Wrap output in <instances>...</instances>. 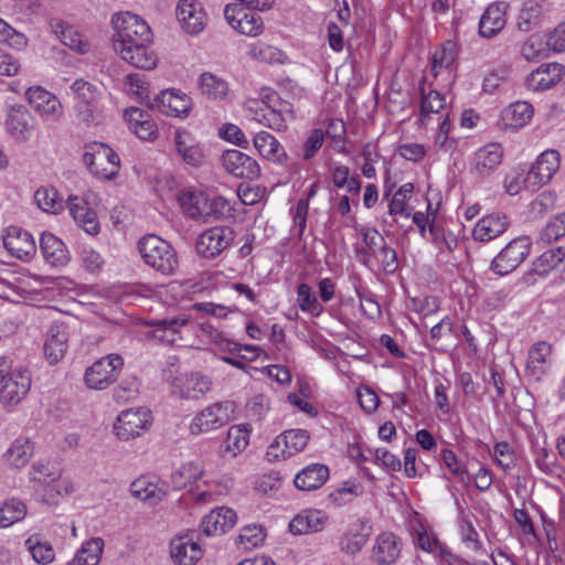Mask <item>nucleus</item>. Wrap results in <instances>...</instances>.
<instances>
[{"instance_id": "1", "label": "nucleus", "mask_w": 565, "mask_h": 565, "mask_svg": "<svg viewBox=\"0 0 565 565\" xmlns=\"http://www.w3.org/2000/svg\"><path fill=\"white\" fill-rule=\"evenodd\" d=\"M153 337L166 344L194 345L198 339L204 344H214L218 350L235 353L236 342L230 340L210 321L198 322L186 315L156 320Z\"/></svg>"}, {"instance_id": "2", "label": "nucleus", "mask_w": 565, "mask_h": 565, "mask_svg": "<svg viewBox=\"0 0 565 565\" xmlns=\"http://www.w3.org/2000/svg\"><path fill=\"white\" fill-rule=\"evenodd\" d=\"M153 337L166 344L194 345L198 339L204 344H214L218 350L235 353L236 342L230 340L210 321L198 322L186 315L156 320Z\"/></svg>"}, {"instance_id": "3", "label": "nucleus", "mask_w": 565, "mask_h": 565, "mask_svg": "<svg viewBox=\"0 0 565 565\" xmlns=\"http://www.w3.org/2000/svg\"><path fill=\"white\" fill-rule=\"evenodd\" d=\"M259 96L245 103L248 118L275 131L286 130L287 124L295 119L292 105L271 89L263 88Z\"/></svg>"}, {"instance_id": "4", "label": "nucleus", "mask_w": 565, "mask_h": 565, "mask_svg": "<svg viewBox=\"0 0 565 565\" xmlns=\"http://www.w3.org/2000/svg\"><path fill=\"white\" fill-rule=\"evenodd\" d=\"M138 249L143 262L163 275L173 274L179 266L173 246L158 235L142 236L138 242Z\"/></svg>"}, {"instance_id": "5", "label": "nucleus", "mask_w": 565, "mask_h": 565, "mask_svg": "<svg viewBox=\"0 0 565 565\" xmlns=\"http://www.w3.org/2000/svg\"><path fill=\"white\" fill-rule=\"evenodd\" d=\"M236 404L232 401L214 402L198 412L189 424L193 436L215 431L234 419Z\"/></svg>"}, {"instance_id": "6", "label": "nucleus", "mask_w": 565, "mask_h": 565, "mask_svg": "<svg viewBox=\"0 0 565 565\" xmlns=\"http://www.w3.org/2000/svg\"><path fill=\"white\" fill-rule=\"evenodd\" d=\"M114 49L119 50L136 43H151L152 33L148 23L130 12L114 15Z\"/></svg>"}, {"instance_id": "7", "label": "nucleus", "mask_w": 565, "mask_h": 565, "mask_svg": "<svg viewBox=\"0 0 565 565\" xmlns=\"http://www.w3.org/2000/svg\"><path fill=\"white\" fill-rule=\"evenodd\" d=\"M83 161L98 179L111 180L120 169L118 154L103 142H90L85 146Z\"/></svg>"}, {"instance_id": "8", "label": "nucleus", "mask_w": 565, "mask_h": 565, "mask_svg": "<svg viewBox=\"0 0 565 565\" xmlns=\"http://www.w3.org/2000/svg\"><path fill=\"white\" fill-rule=\"evenodd\" d=\"M124 366V359L116 353L107 354L86 369L84 381L88 388L105 390L117 379Z\"/></svg>"}, {"instance_id": "9", "label": "nucleus", "mask_w": 565, "mask_h": 565, "mask_svg": "<svg viewBox=\"0 0 565 565\" xmlns=\"http://www.w3.org/2000/svg\"><path fill=\"white\" fill-rule=\"evenodd\" d=\"M71 95L77 117L85 122L94 121L99 107L100 90L92 83L78 78L71 85Z\"/></svg>"}, {"instance_id": "10", "label": "nucleus", "mask_w": 565, "mask_h": 565, "mask_svg": "<svg viewBox=\"0 0 565 565\" xmlns=\"http://www.w3.org/2000/svg\"><path fill=\"white\" fill-rule=\"evenodd\" d=\"M530 250L531 239L527 236L516 237L492 259L491 269L500 276L508 275L524 262Z\"/></svg>"}, {"instance_id": "11", "label": "nucleus", "mask_w": 565, "mask_h": 565, "mask_svg": "<svg viewBox=\"0 0 565 565\" xmlns=\"http://www.w3.org/2000/svg\"><path fill=\"white\" fill-rule=\"evenodd\" d=\"M234 236L228 226H212L198 236L196 252L205 258H215L232 245Z\"/></svg>"}, {"instance_id": "12", "label": "nucleus", "mask_w": 565, "mask_h": 565, "mask_svg": "<svg viewBox=\"0 0 565 565\" xmlns=\"http://www.w3.org/2000/svg\"><path fill=\"white\" fill-rule=\"evenodd\" d=\"M152 416L146 408H130L121 412L114 425L115 435L121 440L139 437L151 425Z\"/></svg>"}, {"instance_id": "13", "label": "nucleus", "mask_w": 565, "mask_h": 565, "mask_svg": "<svg viewBox=\"0 0 565 565\" xmlns=\"http://www.w3.org/2000/svg\"><path fill=\"white\" fill-rule=\"evenodd\" d=\"M309 434L303 429H290L279 435L269 445L266 457L269 461H276L295 456L302 451L309 441Z\"/></svg>"}, {"instance_id": "14", "label": "nucleus", "mask_w": 565, "mask_h": 565, "mask_svg": "<svg viewBox=\"0 0 565 565\" xmlns=\"http://www.w3.org/2000/svg\"><path fill=\"white\" fill-rule=\"evenodd\" d=\"M224 17L227 23L243 35L256 38L264 33L263 18L256 12L248 11L247 8H241L234 3L226 4Z\"/></svg>"}, {"instance_id": "15", "label": "nucleus", "mask_w": 565, "mask_h": 565, "mask_svg": "<svg viewBox=\"0 0 565 565\" xmlns=\"http://www.w3.org/2000/svg\"><path fill=\"white\" fill-rule=\"evenodd\" d=\"M31 384L29 370H12L0 385V403L6 407L18 405L28 395Z\"/></svg>"}, {"instance_id": "16", "label": "nucleus", "mask_w": 565, "mask_h": 565, "mask_svg": "<svg viewBox=\"0 0 565 565\" xmlns=\"http://www.w3.org/2000/svg\"><path fill=\"white\" fill-rule=\"evenodd\" d=\"M553 366V345L547 341H537L531 345L525 363V375L532 381H542Z\"/></svg>"}, {"instance_id": "17", "label": "nucleus", "mask_w": 565, "mask_h": 565, "mask_svg": "<svg viewBox=\"0 0 565 565\" xmlns=\"http://www.w3.org/2000/svg\"><path fill=\"white\" fill-rule=\"evenodd\" d=\"M175 15L182 30L188 34H199L206 26L207 14L199 0H179Z\"/></svg>"}, {"instance_id": "18", "label": "nucleus", "mask_w": 565, "mask_h": 565, "mask_svg": "<svg viewBox=\"0 0 565 565\" xmlns=\"http://www.w3.org/2000/svg\"><path fill=\"white\" fill-rule=\"evenodd\" d=\"M25 97L29 104L47 121H56L63 115V107L60 99L41 86L28 88Z\"/></svg>"}, {"instance_id": "19", "label": "nucleus", "mask_w": 565, "mask_h": 565, "mask_svg": "<svg viewBox=\"0 0 565 565\" xmlns=\"http://www.w3.org/2000/svg\"><path fill=\"white\" fill-rule=\"evenodd\" d=\"M561 166V156L558 151L550 149L543 151L527 171V181L535 190L547 184Z\"/></svg>"}, {"instance_id": "20", "label": "nucleus", "mask_w": 565, "mask_h": 565, "mask_svg": "<svg viewBox=\"0 0 565 565\" xmlns=\"http://www.w3.org/2000/svg\"><path fill=\"white\" fill-rule=\"evenodd\" d=\"M504 151L499 142H489L480 147L470 161V171L480 178L489 177L503 161Z\"/></svg>"}, {"instance_id": "21", "label": "nucleus", "mask_w": 565, "mask_h": 565, "mask_svg": "<svg viewBox=\"0 0 565 565\" xmlns=\"http://www.w3.org/2000/svg\"><path fill=\"white\" fill-rule=\"evenodd\" d=\"M210 195L196 189H183L178 194L179 205L185 216L193 221L209 222Z\"/></svg>"}, {"instance_id": "22", "label": "nucleus", "mask_w": 565, "mask_h": 565, "mask_svg": "<svg viewBox=\"0 0 565 565\" xmlns=\"http://www.w3.org/2000/svg\"><path fill=\"white\" fill-rule=\"evenodd\" d=\"M222 164L230 174L236 178L253 180L260 173L257 161L236 149L223 152Z\"/></svg>"}, {"instance_id": "23", "label": "nucleus", "mask_w": 565, "mask_h": 565, "mask_svg": "<svg viewBox=\"0 0 565 565\" xmlns=\"http://www.w3.org/2000/svg\"><path fill=\"white\" fill-rule=\"evenodd\" d=\"M3 245L11 256L23 262L30 260L36 253L33 236L20 227L11 226L3 236Z\"/></svg>"}, {"instance_id": "24", "label": "nucleus", "mask_w": 565, "mask_h": 565, "mask_svg": "<svg viewBox=\"0 0 565 565\" xmlns=\"http://www.w3.org/2000/svg\"><path fill=\"white\" fill-rule=\"evenodd\" d=\"M213 382L210 376L190 373L177 376L172 382L173 393L186 399H199L209 393Z\"/></svg>"}, {"instance_id": "25", "label": "nucleus", "mask_w": 565, "mask_h": 565, "mask_svg": "<svg viewBox=\"0 0 565 565\" xmlns=\"http://www.w3.org/2000/svg\"><path fill=\"white\" fill-rule=\"evenodd\" d=\"M32 115L22 104L8 107L6 114V130L17 141L24 142L32 135Z\"/></svg>"}, {"instance_id": "26", "label": "nucleus", "mask_w": 565, "mask_h": 565, "mask_svg": "<svg viewBox=\"0 0 565 565\" xmlns=\"http://www.w3.org/2000/svg\"><path fill=\"white\" fill-rule=\"evenodd\" d=\"M372 527L367 521L356 519L351 522L340 537V550L347 554H358L367 543Z\"/></svg>"}, {"instance_id": "27", "label": "nucleus", "mask_w": 565, "mask_h": 565, "mask_svg": "<svg viewBox=\"0 0 565 565\" xmlns=\"http://www.w3.org/2000/svg\"><path fill=\"white\" fill-rule=\"evenodd\" d=\"M158 109L167 116L186 118L192 109V100L178 89L162 90L156 98Z\"/></svg>"}, {"instance_id": "28", "label": "nucleus", "mask_w": 565, "mask_h": 565, "mask_svg": "<svg viewBox=\"0 0 565 565\" xmlns=\"http://www.w3.org/2000/svg\"><path fill=\"white\" fill-rule=\"evenodd\" d=\"M174 151L178 157L192 167H200L205 159L200 143L185 129H178L173 137Z\"/></svg>"}, {"instance_id": "29", "label": "nucleus", "mask_w": 565, "mask_h": 565, "mask_svg": "<svg viewBox=\"0 0 565 565\" xmlns=\"http://www.w3.org/2000/svg\"><path fill=\"white\" fill-rule=\"evenodd\" d=\"M401 551V540L391 532H383L375 537L371 559L377 565H392L398 559Z\"/></svg>"}, {"instance_id": "30", "label": "nucleus", "mask_w": 565, "mask_h": 565, "mask_svg": "<svg viewBox=\"0 0 565 565\" xmlns=\"http://www.w3.org/2000/svg\"><path fill=\"white\" fill-rule=\"evenodd\" d=\"M564 75V67L558 63H544L532 71L525 78V86L533 92L554 87Z\"/></svg>"}, {"instance_id": "31", "label": "nucleus", "mask_w": 565, "mask_h": 565, "mask_svg": "<svg viewBox=\"0 0 565 565\" xmlns=\"http://www.w3.org/2000/svg\"><path fill=\"white\" fill-rule=\"evenodd\" d=\"M329 521L322 510L305 509L289 522V531L295 535H303L322 531Z\"/></svg>"}, {"instance_id": "32", "label": "nucleus", "mask_w": 565, "mask_h": 565, "mask_svg": "<svg viewBox=\"0 0 565 565\" xmlns=\"http://www.w3.org/2000/svg\"><path fill=\"white\" fill-rule=\"evenodd\" d=\"M237 521L236 512L227 507H217L206 514L201 523L206 536H216L231 530Z\"/></svg>"}, {"instance_id": "33", "label": "nucleus", "mask_w": 565, "mask_h": 565, "mask_svg": "<svg viewBox=\"0 0 565 565\" xmlns=\"http://www.w3.org/2000/svg\"><path fill=\"white\" fill-rule=\"evenodd\" d=\"M203 551L193 534L180 535L171 541V557L178 565H194Z\"/></svg>"}, {"instance_id": "34", "label": "nucleus", "mask_w": 565, "mask_h": 565, "mask_svg": "<svg viewBox=\"0 0 565 565\" xmlns=\"http://www.w3.org/2000/svg\"><path fill=\"white\" fill-rule=\"evenodd\" d=\"M40 250L45 262L54 268H62L70 262V252L66 245L50 232L41 234Z\"/></svg>"}, {"instance_id": "35", "label": "nucleus", "mask_w": 565, "mask_h": 565, "mask_svg": "<svg viewBox=\"0 0 565 565\" xmlns=\"http://www.w3.org/2000/svg\"><path fill=\"white\" fill-rule=\"evenodd\" d=\"M507 215L492 213L480 218L472 230V237L477 242L488 243L501 236L509 227Z\"/></svg>"}, {"instance_id": "36", "label": "nucleus", "mask_w": 565, "mask_h": 565, "mask_svg": "<svg viewBox=\"0 0 565 565\" xmlns=\"http://www.w3.org/2000/svg\"><path fill=\"white\" fill-rule=\"evenodd\" d=\"M67 342V327L64 323L51 324L44 343V354L51 364H55L64 358L68 347Z\"/></svg>"}, {"instance_id": "37", "label": "nucleus", "mask_w": 565, "mask_h": 565, "mask_svg": "<svg viewBox=\"0 0 565 565\" xmlns=\"http://www.w3.org/2000/svg\"><path fill=\"white\" fill-rule=\"evenodd\" d=\"M67 209L70 214L87 234L96 235L99 233L100 226L96 213L88 207L85 199L79 196H70L67 200Z\"/></svg>"}, {"instance_id": "38", "label": "nucleus", "mask_w": 565, "mask_h": 565, "mask_svg": "<svg viewBox=\"0 0 565 565\" xmlns=\"http://www.w3.org/2000/svg\"><path fill=\"white\" fill-rule=\"evenodd\" d=\"M507 3H491L480 18L479 34L491 39L501 32L507 24Z\"/></svg>"}, {"instance_id": "39", "label": "nucleus", "mask_w": 565, "mask_h": 565, "mask_svg": "<svg viewBox=\"0 0 565 565\" xmlns=\"http://www.w3.org/2000/svg\"><path fill=\"white\" fill-rule=\"evenodd\" d=\"M125 119L129 129L141 140L151 141L158 136L156 122L151 119L149 113L131 107L126 109Z\"/></svg>"}, {"instance_id": "40", "label": "nucleus", "mask_w": 565, "mask_h": 565, "mask_svg": "<svg viewBox=\"0 0 565 565\" xmlns=\"http://www.w3.org/2000/svg\"><path fill=\"white\" fill-rule=\"evenodd\" d=\"M242 216V202L223 195L209 199V221H236Z\"/></svg>"}, {"instance_id": "41", "label": "nucleus", "mask_w": 565, "mask_h": 565, "mask_svg": "<svg viewBox=\"0 0 565 565\" xmlns=\"http://www.w3.org/2000/svg\"><path fill=\"white\" fill-rule=\"evenodd\" d=\"M550 11L546 0H527L518 17V26L521 31L529 32L539 26Z\"/></svg>"}, {"instance_id": "42", "label": "nucleus", "mask_w": 565, "mask_h": 565, "mask_svg": "<svg viewBox=\"0 0 565 565\" xmlns=\"http://www.w3.org/2000/svg\"><path fill=\"white\" fill-rule=\"evenodd\" d=\"M254 147L266 160L284 164L287 162V153L279 140L267 131L257 132L253 139Z\"/></svg>"}, {"instance_id": "43", "label": "nucleus", "mask_w": 565, "mask_h": 565, "mask_svg": "<svg viewBox=\"0 0 565 565\" xmlns=\"http://www.w3.org/2000/svg\"><path fill=\"white\" fill-rule=\"evenodd\" d=\"M150 43H136L126 47L116 50L120 57L130 65L142 68L152 70L157 66V55L148 49Z\"/></svg>"}, {"instance_id": "44", "label": "nucleus", "mask_w": 565, "mask_h": 565, "mask_svg": "<svg viewBox=\"0 0 565 565\" xmlns=\"http://www.w3.org/2000/svg\"><path fill=\"white\" fill-rule=\"evenodd\" d=\"M329 479V468L322 463H311L301 469L295 477L296 488L311 491L321 488Z\"/></svg>"}, {"instance_id": "45", "label": "nucleus", "mask_w": 565, "mask_h": 565, "mask_svg": "<svg viewBox=\"0 0 565 565\" xmlns=\"http://www.w3.org/2000/svg\"><path fill=\"white\" fill-rule=\"evenodd\" d=\"M201 94L210 100H226L231 89L227 81L212 72H204L198 79Z\"/></svg>"}, {"instance_id": "46", "label": "nucleus", "mask_w": 565, "mask_h": 565, "mask_svg": "<svg viewBox=\"0 0 565 565\" xmlns=\"http://www.w3.org/2000/svg\"><path fill=\"white\" fill-rule=\"evenodd\" d=\"M130 492L136 499H139L149 505L158 504L167 493L162 487L147 477H141L132 481L130 484Z\"/></svg>"}, {"instance_id": "47", "label": "nucleus", "mask_w": 565, "mask_h": 565, "mask_svg": "<svg viewBox=\"0 0 565 565\" xmlns=\"http://www.w3.org/2000/svg\"><path fill=\"white\" fill-rule=\"evenodd\" d=\"M52 28L65 46L81 54L89 51V42L75 28L67 25L63 21H57Z\"/></svg>"}, {"instance_id": "48", "label": "nucleus", "mask_w": 565, "mask_h": 565, "mask_svg": "<svg viewBox=\"0 0 565 565\" xmlns=\"http://www.w3.org/2000/svg\"><path fill=\"white\" fill-rule=\"evenodd\" d=\"M250 429L246 425H233L228 428L222 446V452L236 457L243 452L249 444Z\"/></svg>"}, {"instance_id": "49", "label": "nucleus", "mask_w": 565, "mask_h": 565, "mask_svg": "<svg viewBox=\"0 0 565 565\" xmlns=\"http://www.w3.org/2000/svg\"><path fill=\"white\" fill-rule=\"evenodd\" d=\"M533 117V107L527 102H516L509 105L502 111V119L505 126L511 127L513 129L522 128Z\"/></svg>"}, {"instance_id": "50", "label": "nucleus", "mask_w": 565, "mask_h": 565, "mask_svg": "<svg viewBox=\"0 0 565 565\" xmlns=\"http://www.w3.org/2000/svg\"><path fill=\"white\" fill-rule=\"evenodd\" d=\"M57 467L47 462H35L32 465L29 472L30 480L33 483V488L39 495L58 477Z\"/></svg>"}, {"instance_id": "51", "label": "nucleus", "mask_w": 565, "mask_h": 565, "mask_svg": "<svg viewBox=\"0 0 565 565\" xmlns=\"http://www.w3.org/2000/svg\"><path fill=\"white\" fill-rule=\"evenodd\" d=\"M248 55L253 60L269 64H284L287 60V55L282 50L262 41H257L250 45Z\"/></svg>"}, {"instance_id": "52", "label": "nucleus", "mask_w": 565, "mask_h": 565, "mask_svg": "<svg viewBox=\"0 0 565 565\" xmlns=\"http://www.w3.org/2000/svg\"><path fill=\"white\" fill-rule=\"evenodd\" d=\"M33 455V445L25 437L17 438L6 452L10 466L20 468L25 466Z\"/></svg>"}, {"instance_id": "53", "label": "nucleus", "mask_w": 565, "mask_h": 565, "mask_svg": "<svg viewBox=\"0 0 565 565\" xmlns=\"http://www.w3.org/2000/svg\"><path fill=\"white\" fill-rule=\"evenodd\" d=\"M24 545L35 563L47 565L54 561L55 553L52 545L39 535L28 537Z\"/></svg>"}, {"instance_id": "54", "label": "nucleus", "mask_w": 565, "mask_h": 565, "mask_svg": "<svg viewBox=\"0 0 565 565\" xmlns=\"http://www.w3.org/2000/svg\"><path fill=\"white\" fill-rule=\"evenodd\" d=\"M425 239L433 243L435 247L441 253H450L458 246L457 236L451 231L446 230L439 224L430 225L428 235L425 237Z\"/></svg>"}, {"instance_id": "55", "label": "nucleus", "mask_w": 565, "mask_h": 565, "mask_svg": "<svg viewBox=\"0 0 565 565\" xmlns=\"http://www.w3.org/2000/svg\"><path fill=\"white\" fill-rule=\"evenodd\" d=\"M54 479L40 495L42 500L49 503L56 502L58 498L68 497L75 492L74 481L70 477H64L61 470L58 477Z\"/></svg>"}, {"instance_id": "56", "label": "nucleus", "mask_w": 565, "mask_h": 565, "mask_svg": "<svg viewBox=\"0 0 565 565\" xmlns=\"http://www.w3.org/2000/svg\"><path fill=\"white\" fill-rule=\"evenodd\" d=\"M416 544L422 551L438 555L441 565L445 563L446 554H452L439 542L433 532H429L425 527H420L416 531Z\"/></svg>"}, {"instance_id": "57", "label": "nucleus", "mask_w": 565, "mask_h": 565, "mask_svg": "<svg viewBox=\"0 0 565 565\" xmlns=\"http://www.w3.org/2000/svg\"><path fill=\"white\" fill-rule=\"evenodd\" d=\"M36 205L44 212L57 214L63 210V200L54 188L42 186L34 193Z\"/></svg>"}, {"instance_id": "58", "label": "nucleus", "mask_w": 565, "mask_h": 565, "mask_svg": "<svg viewBox=\"0 0 565 565\" xmlns=\"http://www.w3.org/2000/svg\"><path fill=\"white\" fill-rule=\"evenodd\" d=\"M265 541V532L259 525H246L241 529L236 539L238 548L249 552L259 547Z\"/></svg>"}, {"instance_id": "59", "label": "nucleus", "mask_w": 565, "mask_h": 565, "mask_svg": "<svg viewBox=\"0 0 565 565\" xmlns=\"http://www.w3.org/2000/svg\"><path fill=\"white\" fill-rule=\"evenodd\" d=\"M565 259V248L557 247L545 250L533 263V270L540 275H547L553 268Z\"/></svg>"}, {"instance_id": "60", "label": "nucleus", "mask_w": 565, "mask_h": 565, "mask_svg": "<svg viewBox=\"0 0 565 565\" xmlns=\"http://www.w3.org/2000/svg\"><path fill=\"white\" fill-rule=\"evenodd\" d=\"M455 62V45L452 42L444 43L431 57V74L437 77L443 71H449Z\"/></svg>"}, {"instance_id": "61", "label": "nucleus", "mask_w": 565, "mask_h": 565, "mask_svg": "<svg viewBox=\"0 0 565 565\" xmlns=\"http://www.w3.org/2000/svg\"><path fill=\"white\" fill-rule=\"evenodd\" d=\"M297 301L300 310L312 317H319L323 311L322 305L308 284H300L297 287Z\"/></svg>"}, {"instance_id": "62", "label": "nucleus", "mask_w": 565, "mask_h": 565, "mask_svg": "<svg viewBox=\"0 0 565 565\" xmlns=\"http://www.w3.org/2000/svg\"><path fill=\"white\" fill-rule=\"evenodd\" d=\"M25 514L26 507L22 501L15 499L6 501L0 507V527H9L13 523L23 520Z\"/></svg>"}, {"instance_id": "63", "label": "nucleus", "mask_w": 565, "mask_h": 565, "mask_svg": "<svg viewBox=\"0 0 565 565\" xmlns=\"http://www.w3.org/2000/svg\"><path fill=\"white\" fill-rule=\"evenodd\" d=\"M0 43L12 50L23 51L28 47L26 35L12 28L6 20L0 18Z\"/></svg>"}, {"instance_id": "64", "label": "nucleus", "mask_w": 565, "mask_h": 565, "mask_svg": "<svg viewBox=\"0 0 565 565\" xmlns=\"http://www.w3.org/2000/svg\"><path fill=\"white\" fill-rule=\"evenodd\" d=\"M551 45L537 35L530 36L521 46V54L526 61H537L550 55Z\"/></svg>"}]
</instances>
